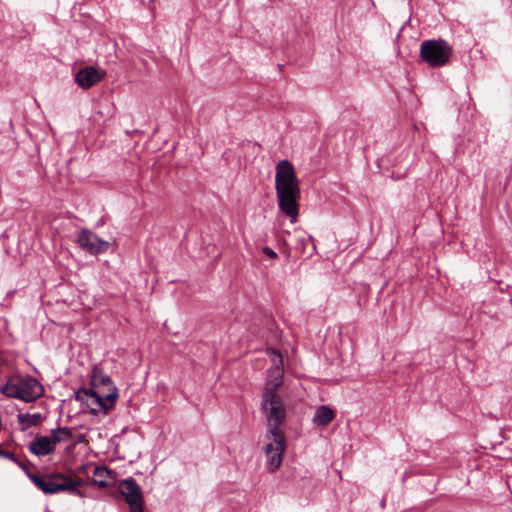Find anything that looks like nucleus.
Instances as JSON below:
<instances>
[{
	"mask_svg": "<svg viewBox=\"0 0 512 512\" xmlns=\"http://www.w3.org/2000/svg\"><path fill=\"white\" fill-rule=\"evenodd\" d=\"M90 388L80 389L76 393L78 400H91L100 410L107 414L116 404L119 393L112 379L98 364L94 365L90 373Z\"/></svg>",
	"mask_w": 512,
	"mask_h": 512,
	"instance_id": "nucleus-3",
	"label": "nucleus"
},
{
	"mask_svg": "<svg viewBox=\"0 0 512 512\" xmlns=\"http://www.w3.org/2000/svg\"><path fill=\"white\" fill-rule=\"evenodd\" d=\"M28 477L45 494H55L63 491L79 494L77 488L82 484L80 478H70L61 473H51L45 476L28 473Z\"/></svg>",
	"mask_w": 512,
	"mask_h": 512,
	"instance_id": "nucleus-4",
	"label": "nucleus"
},
{
	"mask_svg": "<svg viewBox=\"0 0 512 512\" xmlns=\"http://www.w3.org/2000/svg\"><path fill=\"white\" fill-rule=\"evenodd\" d=\"M0 457L1 458H5V459H8L14 463H16L19 467L21 468H24V465L22 462H20L16 456L14 455L13 452H10V451H5L3 450L1 447H0Z\"/></svg>",
	"mask_w": 512,
	"mask_h": 512,
	"instance_id": "nucleus-16",
	"label": "nucleus"
},
{
	"mask_svg": "<svg viewBox=\"0 0 512 512\" xmlns=\"http://www.w3.org/2000/svg\"><path fill=\"white\" fill-rule=\"evenodd\" d=\"M77 241L82 249L94 255L106 252L111 246L110 242L101 239L88 229L80 231Z\"/></svg>",
	"mask_w": 512,
	"mask_h": 512,
	"instance_id": "nucleus-8",
	"label": "nucleus"
},
{
	"mask_svg": "<svg viewBox=\"0 0 512 512\" xmlns=\"http://www.w3.org/2000/svg\"><path fill=\"white\" fill-rule=\"evenodd\" d=\"M262 251L267 257L271 259L277 258V253L270 247H264Z\"/></svg>",
	"mask_w": 512,
	"mask_h": 512,
	"instance_id": "nucleus-17",
	"label": "nucleus"
},
{
	"mask_svg": "<svg viewBox=\"0 0 512 512\" xmlns=\"http://www.w3.org/2000/svg\"><path fill=\"white\" fill-rule=\"evenodd\" d=\"M0 391L8 397L33 402L43 394V387L35 378L10 380L0 387Z\"/></svg>",
	"mask_w": 512,
	"mask_h": 512,
	"instance_id": "nucleus-5",
	"label": "nucleus"
},
{
	"mask_svg": "<svg viewBox=\"0 0 512 512\" xmlns=\"http://www.w3.org/2000/svg\"><path fill=\"white\" fill-rule=\"evenodd\" d=\"M120 492L130 506L131 512H142L143 499L141 489L134 479L123 480L120 484Z\"/></svg>",
	"mask_w": 512,
	"mask_h": 512,
	"instance_id": "nucleus-7",
	"label": "nucleus"
},
{
	"mask_svg": "<svg viewBox=\"0 0 512 512\" xmlns=\"http://www.w3.org/2000/svg\"><path fill=\"white\" fill-rule=\"evenodd\" d=\"M91 412H92V413H96V412H97V409L92 408V409H91Z\"/></svg>",
	"mask_w": 512,
	"mask_h": 512,
	"instance_id": "nucleus-18",
	"label": "nucleus"
},
{
	"mask_svg": "<svg viewBox=\"0 0 512 512\" xmlns=\"http://www.w3.org/2000/svg\"><path fill=\"white\" fill-rule=\"evenodd\" d=\"M73 434L67 427H59L51 431V438L56 445L57 443L68 441L72 438Z\"/></svg>",
	"mask_w": 512,
	"mask_h": 512,
	"instance_id": "nucleus-14",
	"label": "nucleus"
},
{
	"mask_svg": "<svg viewBox=\"0 0 512 512\" xmlns=\"http://www.w3.org/2000/svg\"><path fill=\"white\" fill-rule=\"evenodd\" d=\"M272 354L274 367L270 370L269 377L273 376L274 380L267 382L261 403L268 426L264 452L266 466L270 472L276 471L281 466L286 450V437L280 428L286 418V408L280 395L276 392V389L282 384V356L275 350H272Z\"/></svg>",
	"mask_w": 512,
	"mask_h": 512,
	"instance_id": "nucleus-1",
	"label": "nucleus"
},
{
	"mask_svg": "<svg viewBox=\"0 0 512 512\" xmlns=\"http://www.w3.org/2000/svg\"><path fill=\"white\" fill-rule=\"evenodd\" d=\"M17 418H18L19 424L21 425V430L22 431H25V430H27L30 427L37 426L43 420V417H42V415L40 413H35V414H29V413L19 414L17 416Z\"/></svg>",
	"mask_w": 512,
	"mask_h": 512,
	"instance_id": "nucleus-13",
	"label": "nucleus"
},
{
	"mask_svg": "<svg viewBox=\"0 0 512 512\" xmlns=\"http://www.w3.org/2000/svg\"><path fill=\"white\" fill-rule=\"evenodd\" d=\"M275 190L279 211L287 216L292 224L296 223L301 192L295 168L288 160H281L276 165Z\"/></svg>",
	"mask_w": 512,
	"mask_h": 512,
	"instance_id": "nucleus-2",
	"label": "nucleus"
},
{
	"mask_svg": "<svg viewBox=\"0 0 512 512\" xmlns=\"http://www.w3.org/2000/svg\"><path fill=\"white\" fill-rule=\"evenodd\" d=\"M106 72L95 66L80 69L76 76V83L83 89H89L104 79Z\"/></svg>",
	"mask_w": 512,
	"mask_h": 512,
	"instance_id": "nucleus-9",
	"label": "nucleus"
},
{
	"mask_svg": "<svg viewBox=\"0 0 512 512\" xmlns=\"http://www.w3.org/2000/svg\"><path fill=\"white\" fill-rule=\"evenodd\" d=\"M109 474V470L107 468H104V467H96L95 468V471H94V475L97 476V477H100V479H96L95 480V483L100 486V487H106L107 486V482L103 479V477L105 475H108Z\"/></svg>",
	"mask_w": 512,
	"mask_h": 512,
	"instance_id": "nucleus-15",
	"label": "nucleus"
},
{
	"mask_svg": "<svg viewBox=\"0 0 512 512\" xmlns=\"http://www.w3.org/2000/svg\"><path fill=\"white\" fill-rule=\"evenodd\" d=\"M295 250L305 255L306 257H311L316 252V245L314 243L312 236H300L296 240Z\"/></svg>",
	"mask_w": 512,
	"mask_h": 512,
	"instance_id": "nucleus-11",
	"label": "nucleus"
},
{
	"mask_svg": "<svg viewBox=\"0 0 512 512\" xmlns=\"http://www.w3.org/2000/svg\"><path fill=\"white\" fill-rule=\"evenodd\" d=\"M335 418L334 411L328 406H320L313 417V422L317 426H326Z\"/></svg>",
	"mask_w": 512,
	"mask_h": 512,
	"instance_id": "nucleus-12",
	"label": "nucleus"
},
{
	"mask_svg": "<svg viewBox=\"0 0 512 512\" xmlns=\"http://www.w3.org/2000/svg\"><path fill=\"white\" fill-rule=\"evenodd\" d=\"M452 49L444 40H426L421 43L420 56L432 67H441L450 61Z\"/></svg>",
	"mask_w": 512,
	"mask_h": 512,
	"instance_id": "nucleus-6",
	"label": "nucleus"
},
{
	"mask_svg": "<svg viewBox=\"0 0 512 512\" xmlns=\"http://www.w3.org/2000/svg\"><path fill=\"white\" fill-rule=\"evenodd\" d=\"M55 444L51 436H38L29 445V450L37 456H45L51 453Z\"/></svg>",
	"mask_w": 512,
	"mask_h": 512,
	"instance_id": "nucleus-10",
	"label": "nucleus"
}]
</instances>
